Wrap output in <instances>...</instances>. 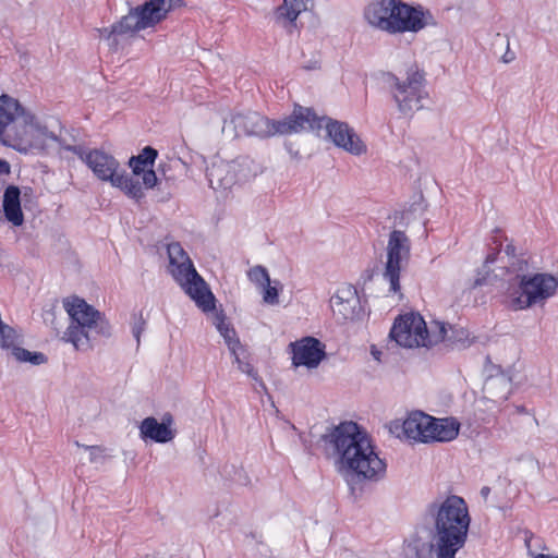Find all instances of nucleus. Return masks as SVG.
Here are the masks:
<instances>
[{
  "instance_id": "17",
  "label": "nucleus",
  "mask_w": 558,
  "mask_h": 558,
  "mask_svg": "<svg viewBox=\"0 0 558 558\" xmlns=\"http://www.w3.org/2000/svg\"><path fill=\"white\" fill-rule=\"evenodd\" d=\"M157 156L158 151L155 148L146 146L137 156H132L129 160L133 174H142L143 184L146 189H153L157 184V175L153 170Z\"/></svg>"
},
{
  "instance_id": "21",
  "label": "nucleus",
  "mask_w": 558,
  "mask_h": 558,
  "mask_svg": "<svg viewBox=\"0 0 558 558\" xmlns=\"http://www.w3.org/2000/svg\"><path fill=\"white\" fill-rule=\"evenodd\" d=\"M3 211L8 221L13 226H21L24 216L21 208V191L16 185H9L3 193Z\"/></svg>"
},
{
  "instance_id": "15",
  "label": "nucleus",
  "mask_w": 558,
  "mask_h": 558,
  "mask_svg": "<svg viewBox=\"0 0 558 558\" xmlns=\"http://www.w3.org/2000/svg\"><path fill=\"white\" fill-rule=\"evenodd\" d=\"M292 364L315 368L326 356L325 344L314 337H304L290 343Z\"/></svg>"
},
{
  "instance_id": "16",
  "label": "nucleus",
  "mask_w": 558,
  "mask_h": 558,
  "mask_svg": "<svg viewBox=\"0 0 558 558\" xmlns=\"http://www.w3.org/2000/svg\"><path fill=\"white\" fill-rule=\"evenodd\" d=\"M173 417L170 413L162 416L161 423L155 417L148 416L144 418L140 425V435L143 440H153L155 442L165 444L171 441L175 436V430L171 428Z\"/></svg>"
},
{
  "instance_id": "24",
  "label": "nucleus",
  "mask_w": 558,
  "mask_h": 558,
  "mask_svg": "<svg viewBox=\"0 0 558 558\" xmlns=\"http://www.w3.org/2000/svg\"><path fill=\"white\" fill-rule=\"evenodd\" d=\"M263 287L265 288L264 289V295H263L264 301L266 303H269V304L278 303V290H277V288L270 287V283L269 284H265Z\"/></svg>"
},
{
  "instance_id": "19",
  "label": "nucleus",
  "mask_w": 558,
  "mask_h": 558,
  "mask_svg": "<svg viewBox=\"0 0 558 558\" xmlns=\"http://www.w3.org/2000/svg\"><path fill=\"white\" fill-rule=\"evenodd\" d=\"M461 424L452 416L437 418L432 416L429 428L428 444L430 442H448L456 439L459 435Z\"/></svg>"
},
{
  "instance_id": "18",
  "label": "nucleus",
  "mask_w": 558,
  "mask_h": 558,
  "mask_svg": "<svg viewBox=\"0 0 558 558\" xmlns=\"http://www.w3.org/2000/svg\"><path fill=\"white\" fill-rule=\"evenodd\" d=\"M432 415L416 411L411 413L402 423L404 436L417 442L428 444Z\"/></svg>"
},
{
  "instance_id": "11",
  "label": "nucleus",
  "mask_w": 558,
  "mask_h": 558,
  "mask_svg": "<svg viewBox=\"0 0 558 558\" xmlns=\"http://www.w3.org/2000/svg\"><path fill=\"white\" fill-rule=\"evenodd\" d=\"M517 288L509 287L505 294L504 304L511 311H522L553 298L558 289V278L550 274L518 276Z\"/></svg>"
},
{
  "instance_id": "7",
  "label": "nucleus",
  "mask_w": 558,
  "mask_h": 558,
  "mask_svg": "<svg viewBox=\"0 0 558 558\" xmlns=\"http://www.w3.org/2000/svg\"><path fill=\"white\" fill-rule=\"evenodd\" d=\"M448 326L439 320L427 326L420 313L410 312L396 317L389 337L405 349H432L445 341Z\"/></svg>"
},
{
  "instance_id": "27",
  "label": "nucleus",
  "mask_w": 558,
  "mask_h": 558,
  "mask_svg": "<svg viewBox=\"0 0 558 558\" xmlns=\"http://www.w3.org/2000/svg\"><path fill=\"white\" fill-rule=\"evenodd\" d=\"M533 558H558V557L553 556V555H547V554H537V555H534Z\"/></svg>"
},
{
  "instance_id": "28",
  "label": "nucleus",
  "mask_w": 558,
  "mask_h": 558,
  "mask_svg": "<svg viewBox=\"0 0 558 558\" xmlns=\"http://www.w3.org/2000/svg\"><path fill=\"white\" fill-rule=\"evenodd\" d=\"M140 333H141V329L140 328L134 329V336H135L137 341H140Z\"/></svg>"
},
{
  "instance_id": "25",
  "label": "nucleus",
  "mask_w": 558,
  "mask_h": 558,
  "mask_svg": "<svg viewBox=\"0 0 558 558\" xmlns=\"http://www.w3.org/2000/svg\"><path fill=\"white\" fill-rule=\"evenodd\" d=\"M229 332H230V330H229V329H226V331H225L222 335H223V337L226 338V340H227V342H228V345H229L230 350H231V351H232V353L234 354V356H235V361H236L238 363H240V359H239V356H238V355H236V353H235V345H239V344H240V342H239V340H234V341H232V340H231V337L229 336ZM231 332H232V333H234V330L232 329V330H231Z\"/></svg>"
},
{
  "instance_id": "29",
  "label": "nucleus",
  "mask_w": 558,
  "mask_h": 558,
  "mask_svg": "<svg viewBox=\"0 0 558 558\" xmlns=\"http://www.w3.org/2000/svg\"><path fill=\"white\" fill-rule=\"evenodd\" d=\"M372 353L375 356V359L379 361L380 352L372 350Z\"/></svg>"
},
{
  "instance_id": "13",
  "label": "nucleus",
  "mask_w": 558,
  "mask_h": 558,
  "mask_svg": "<svg viewBox=\"0 0 558 558\" xmlns=\"http://www.w3.org/2000/svg\"><path fill=\"white\" fill-rule=\"evenodd\" d=\"M411 242L408 235L400 230H393L389 234L387 243V260L385 264L384 278L390 284V291L399 293L400 274L403 263L410 258Z\"/></svg>"
},
{
  "instance_id": "14",
  "label": "nucleus",
  "mask_w": 558,
  "mask_h": 558,
  "mask_svg": "<svg viewBox=\"0 0 558 558\" xmlns=\"http://www.w3.org/2000/svg\"><path fill=\"white\" fill-rule=\"evenodd\" d=\"M316 117L318 118L317 114ZM319 119L323 120L319 130L325 126L328 136L335 145L353 155H361L366 151L365 144L347 123L333 121L324 117H319ZM313 131H318V129H314Z\"/></svg>"
},
{
  "instance_id": "12",
  "label": "nucleus",
  "mask_w": 558,
  "mask_h": 558,
  "mask_svg": "<svg viewBox=\"0 0 558 558\" xmlns=\"http://www.w3.org/2000/svg\"><path fill=\"white\" fill-rule=\"evenodd\" d=\"M391 95L398 109L403 114H412L423 108V99L427 97L425 92V73L416 64H412L407 71L404 80L395 74H389Z\"/></svg>"
},
{
  "instance_id": "6",
  "label": "nucleus",
  "mask_w": 558,
  "mask_h": 558,
  "mask_svg": "<svg viewBox=\"0 0 558 558\" xmlns=\"http://www.w3.org/2000/svg\"><path fill=\"white\" fill-rule=\"evenodd\" d=\"M322 121L316 117L313 109L302 106H295L293 112L282 120H270L257 112L238 113L232 118V123L236 130L258 137L319 129Z\"/></svg>"
},
{
  "instance_id": "26",
  "label": "nucleus",
  "mask_w": 558,
  "mask_h": 558,
  "mask_svg": "<svg viewBox=\"0 0 558 558\" xmlns=\"http://www.w3.org/2000/svg\"><path fill=\"white\" fill-rule=\"evenodd\" d=\"M10 173V165L8 161L0 158V175Z\"/></svg>"
},
{
  "instance_id": "30",
  "label": "nucleus",
  "mask_w": 558,
  "mask_h": 558,
  "mask_svg": "<svg viewBox=\"0 0 558 558\" xmlns=\"http://www.w3.org/2000/svg\"><path fill=\"white\" fill-rule=\"evenodd\" d=\"M510 251H511V252H513V247H512L511 245H507V247H506V252H507V253H510Z\"/></svg>"
},
{
  "instance_id": "4",
  "label": "nucleus",
  "mask_w": 558,
  "mask_h": 558,
  "mask_svg": "<svg viewBox=\"0 0 558 558\" xmlns=\"http://www.w3.org/2000/svg\"><path fill=\"white\" fill-rule=\"evenodd\" d=\"M366 22L391 35L417 33L426 26V13L401 0H373L364 9Z\"/></svg>"
},
{
  "instance_id": "2",
  "label": "nucleus",
  "mask_w": 558,
  "mask_h": 558,
  "mask_svg": "<svg viewBox=\"0 0 558 558\" xmlns=\"http://www.w3.org/2000/svg\"><path fill=\"white\" fill-rule=\"evenodd\" d=\"M323 438L332 445L340 469L369 481L384 476L386 463L375 452L368 435L356 423L343 422Z\"/></svg>"
},
{
  "instance_id": "10",
  "label": "nucleus",
  "mask_w": 558,
  "mask_h": 558,
  "mask_svg": "<svg viewBox=\"0 0 558 558\" xmlns=\"http://www.w3.org/2000/svg\"><path fill=\"white\" fill-rule=\"evenodd\" d=\"M169 271L185 293L205 312L215 307L214 295L180 243L168 245Z\"/></svg>"
},
{
  "instance_id": "20",
  "label": "nucleus",
  "mask_w": 558,
  "mask_h": 558,
  "mask_svg": "<svg viewBox=\"0 0 558 558\" xmlns=\"http://www.w3.org/2000/svg\"><path fill=\"white\" fill-rule=\"evenodd\" d=\"M310 2L311 0H283L275 11L277 22L291 32L299 15L307 10Z\"/></svg>"
},
{
  "instance_id": "9",
  "label": "nucleus",
  "mask_w": 558,
  "mask_h": 558,
  "mask_svg": "<svg viewBox=\"0 0 558 558\" xmlns=\"http://www.w3.org/2000/svg\"><path fill=\"white\" fill-rule=\"evenodd\" d=\"M182 0H148L132 9L129 14L110 27L97 28L99 37L109 40L117 35L135 34L150 28L163 21L175 7H181Z\"/></svg>"
},
{
  "instance_id": "3",
  "label": "nucleus",
  "mask_w": 558,
  "mask_h": 558,
  "mask_svg": "<svg viewBox=\"0 0 558 558\" xmlns=\"http://www.w3.org/2000/svg\"><path fill=\"white\" fill-rule=\"evenodd\" d=\"M71 318L61 340L71 343L76 351L93 349L99 338L110 336V325L104 314L89 305L84 299L71 296L63 301Z\"/></svg>"
},
{
  "instance_id": "22",
  "label": "nucleus",
  "mask_w": 558,
  "mask_h": 558,
  "mask_svg": "<svg viewBox=\"0 0 558 558\" xmlns=\"http://www.w3.org/2000/svg\"><path fill=\"white\" fill-rule=\"evenodd\" d=\"M356 300V290L353 286H343L339 288L330 299L332 310L343 317L348 318L353 313Z\"/></svg>"
},
{
  "instance_id": "1",
  "label": "nucleus",
  "mask_w": 558,
  "mask_h": 558,
  "mask_svg": "<svg viewBox=\"0 0 558 558\" xmlns=\"http://www.w3.org/2000/svg\"><path fill=\"white\" fill-rule=\"evenodd\" d=\"M434 519L430 543L416 548L415 558H456L465 545L471 523L469 507L462 497L451 495L428 507Z\"/></svg>"
},
{
  "instance_id": "32",
  "label": "nucleus",
  "mask_w": 558,
  "mask_h": 558,
  "mask_svg": "<svg viewBox=\"0 0 558 558\" xmlns=\"http://www.w3.org/2000/svg\"><path fill=\"white\" fill-rule=\"evenodd\" d=\"M488 488L482 489V493H487Z\"/></svg>"
},
{
  "instance_id": "5",
  "label": "nucleus",
  "mask_w": 558,
  "mask_h": 558,
  "mask_svg": "<svg viewBox=\"0 0 558 558\" xmlns=\"http://www.w3.org/2000/svg\"><path fill=\"white\" fill-rule=\"evenodd\" d=\"M35 133L47 135L33 113L17 99L3 94L0 96V143L26 153L35 146Z\"/></svg>"
},
{
  "instance_id": "8",
  "label": "nucleus",
  "mask_w": 558,
  "mask_h": 558,
  "mask_svg": "<svg viewBox=\"0 0 558 558\" xmlns=\"http://www.w3.org/2000/svg\"><path fill=\"white\" fill-rule=\"evenodd\" d=\"M65 149L75 154L100 181L110 182L133 199L140 201L144 197L138 180L121 170L119 161L112 155L101 149H84L81 146H66Z\"/></svg>"
},
{
  "instance_id": "31",
  "label": "nucleus",
  "mask_w": 558,
  "mask_h": 558,
  "mask_svg": "<svg viewBox=\"0 0 558 558\" xmlns=\"http://www.w3.org/2000/svg\"><path fill=\"white\" fill-rule=\"evenodd\" d=\"M488 488L482 489V493H487Z\"/></svg>"
},
{
  "instance_id": "23",
  "label": "nucleus",
  "mask_w": 558,
  "mask_h": 558,
  "mask_svg": "<svg viewBox=\"0 0 558 558\" xmlns=\"http://www.w3.org/2000/svg\"><path fill=\"white\" fill-rule=\"evenodd\" d=\"M248 278L256 284L265 286L270 283L268 271L263 266H255L250 269Z\"/></svg>"
}]
</instances>
